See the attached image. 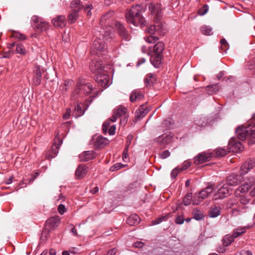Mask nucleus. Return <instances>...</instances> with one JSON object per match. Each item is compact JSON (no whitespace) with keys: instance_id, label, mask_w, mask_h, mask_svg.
<instances>
[{"instance_id":"obj_39","label":"nucleus","mask_w":255,"mask_h":255,"mask_svg":"<svg viewBox=\"0 0 255 255\" xmlns=\"http://www.w3.org/2000/svg\"><path fill=\"white\" fill-rule=\"evenodd\" d=\"M200 30L203 34L206 35H211L213 34L212 29L209 26L203 25L201 27Z\"/></svg>"},{"instance_id":"obj_27","label":"nucleus","mask_w":255,"mask_h":255,"mask_svg":"<svg viewBox=\"0 0 255 255\" xmlns=\"http://www.w3.org/2000/svg\"><path fill=\"white\" fill-rule=\"evenodd\" d=\"M90 66L91 71L96 74L103 72L102 63L99 61H93Z\"/></svg>"},{"instance_id":"obj_31","label":"nucleus","mask_w":255,"mask_h":255,"mask_svg":"<svg viewBox=\"0 0 255 255\" xmlns=\"http://www.w3.org/2000/svg\"><path fill=\"white\" fill-rule=\"evenodd\" d=\"M52 22L55 27L62 28L64 25V16L63 15L57 16L52 19Z\"/></svg>"},{"instance_id":"obj_30","label":"nucleus","mask_w":255,"mask_h":255,"mask_svg":"<svg viewBox=\"0 0 255 255\" xmlns=\"http://www.w3.org/2000/svg\"><path fill=\"white\" fill-rule=\"evenodd\" d=\"M140 219L136 214H132L130 216L127 220V223L130 226H134L139 224Z\"/></svg>"},{"instance_id":"obj_60","label":"nucleus","mask_w":255,"mask_h":255,"mask_svg":"<svg viewBox=\"0 0 255 255\" xmlns=\"http://www.w3.org/2000/svg\"><path fill=\"white\" fill-rule=\"evenodd\" d=\"M115 130L116 126L115 125H112L109 130V134L110 135H114L115 133Z\"/></svg>"},{"instance_id":"obj_25","label":"nucleus","mask_w":255,"mask_h":255,"mask_svg":"<svg viewBox=\"0 0 255 255\" xmlns=\"http://www.w3.org/2000/svg\"><path fill=\"white\" fill-rule=\"evenodd\" d=\"M250 188H251V185L249 184V182L240 186L235 191V195L236 197L245 195V193L248 192Z\"/></svg>"},{"instance_id":"obj_43","label":"nucleus","mask_w":255,"mask_h":255,"mask_svg":"<svg viewBox=\"0 0 255 255\" xmlns=\"http://www.w3.org/2000/svg\"><path fill=\"white\" fill-rule=\"evenodd\" d=\"M204 216L203 214L198 210L195 209L193 211V218L199 221L202 219Z\"/></svg>"},{"instance_id":"obj_64","label":"nucleus","mask_w":255,"mask_h":255,"mask_svg":"<svg viewBox=\"0 0 255 255\" xmlns=\"http://www.w3.org/2000/svg\"><path fill=\"white\" fill-rule=\"evenodd\" d=\"M116 252V250L114 248L109 250L106 255H115Z\"/></svg>"},{"instance_id":"obj_2","label":"nucleus","mask_w":255,"mask_h":255,"mask_svg":"<svg viewBox=\"0 0 255 255\" xmlns=\"http://www.w3.org/2000/svg\"><path fill=\"white\" fill-rule=\"evenodd\" d=\"M238 138L242 141L249 140V144L255 143V128L252 124L246 126L239 127L236 131Z\"/></svg>"},{"instance_id":"obj_52","label":"nucleus","mask_w":255,"mask_h":255,"mask_svg":"<svg viewBox=\"0 0 255 255\" xmlns=\"http://www.w3.org/2000/svg\"><path fill=\"white\" fill-rule=\"evenodd\" d=\"M208 11V6L206 4L204 5L203 7L198 10V14L200 15L205 14Z\"/></svg>"},{"instance_id":"obj_57","label":"nucleus","mask_w":255,"mask_h":255,"mask_svg":"<svg viewBox=\"0 0 255 255\" xmlns=\"http://www.w3.org/2000/svg\"><path fill=\"white\" fill-rule=\"evenodd\" d=\"M67 230L69 231L70 233H72L73 235L78 236L77 231L75 227L72 225H70L68 227H67Z\"/></svg>"},{"instance_id":"obj_44","label":"nucleus","mask_w":255,"mask_h":255,"mask_svg":"<svg viewBox=\"0 0 255 255\" xmlns=\"http://www.w3.org/2000/svg\"><path fill=\"white\" fill-rule=\"evenodd\" d=\"M144 40L148 43H154L158 40V37L157 36L150 35L145 37Z\"/></svg>"},{"instance_id":"obj_23","label":"nucleus","mask_w":255,"mask_h":255,"mask_svg":"<svg viewBox=\"0 0 255 255\" xmlns=\"http://www.w3.org/2000/svg\"><path fill=\"white\" fill-rule=\"evenodd\" d=\"M94 144L97 147H103L109 143V140L106 138L101 135L93 137Z\"/></svg>"},{"instance_id":"obj_41","label":"nucleus","mask_w":255,"mask_h":255,"mask_svg":"<svg viewBox=\"0 0 255 255\" xmlns=\"http://www.w3.org/2000/svg\"><path fill=\"white\" fill-rule=\"evenodd\" d=\"M246 227H239L237 229H236L234 230L233 236L236 238L241 236L243 233H245L246 231Z\"/></svg>"},{"instance_id":"obj_59","label":"nucleus","mask_w":255,"mask_h":255,"mask_svg":"<svg viewBox=\"0 0 255 255\" xmlns=\"http://www.w3.org/2000/svg\"><path fill=\"white\" fill-rule=\"evenodd\" d=\"M110 123L109 122L107 121L105 122L103 125V130L104 133H106L107 132L108 129L110 126Z\"/></svg>"},{"instance_id":"obj_33","label":"nucleus","mask_w":255,"mask_h":255,"mask_svg":"<svg viewBox=\"0 0 255 255\" xmlns=\"http://www.w3.org/2000/svg\"><path fill=\"white\" fill-rule=\"evenodd\" d=\"M155 81V75L151 73L147 74L144 79L145 84L146 87L152 85Z\"/></svg>"},{"instance_id":"obj_50","label":"nucleus","mask_w":255,"mask_h":255,"mask_svg":"<svg viewBox=\"0 0 255 255\" xmlns=\"http://www.w3.org/2000/svg\"><path fill=\"white\" fill-rule=\"evenodd\" d=\"M182 171L180 170V167L178 166L173 169L171 172L170 175L172 179H175L177 176L178 174Z\"/></svg>"},{"instance_id":"obj_38","label":"nucleus","mask_w":255,"mask_h":255,"mask_svg":"<svg viewBox=\"0 0 255 255\" xmlns=\"http://www.w3.org/2000/svg\"><path fill=\"white\" fill-rule=\"evenodd\" d=\"M235 237L233 235H227L223 239V245L226 246H229L235 240Z\"/></svg>"},{"instance_id":"obj_24","label":"nucleus","mask_w":255,"mask_h":255,"mask_svg":"<svg viewBox=\"0 0 255 255\" xmlns=\"http://www.w3.org/2000/svg\"><path fill=\"white\" fill-rule=\"evenodd\" d=\"M96 157V153L93 150L85 151L79 155L81 161H88Z\"/></svg>"},{"instance_id":"obj_1","label":"nucleus","mask_w":255,"mask_h":255,"mask_svg":"<svg viewBox=\"0 0 255 255\" xmlns=\"http://www.w3.org/2000/svg\"><path fill=\"white\" fill-rule=\"evenodd\" d=\"M142 8L139 5L132 6L126 13V18L128 23H131L134 26L139 24L141 26L146 25L144 18L141 15Z\"/></svg>"},{"instance_id":"obj_5","label":"nucleus","mask_w":255,"mask_h":255,"mask_svg":"<svg viewBox=\"0 0 255 255\" xmlns=\"http://www.w3.org/2000/svg\"><path fill=\"white\" fill-rule=\"evenodd\" d=\"M114 34L106 31L103 35V39L97 38L93 42L91 49V53L92 54H97L99 52L103 51L105 49L106 45L104 40L109 41Z\"/></svg>"},{"instance_id":"obj_13","label":"nucleus","mask_w":255,"mask_h":255,"mask_svg":"<svg viewBox=\"0 0 255 255\" xmlns=\"http://www.w3.org/2000/svg\"><path fill=\"white\" fill-rule=\"evenodd\" d=\"M97 83L103 88H106L110 85V78L105 72L97 74L95 76Z\"/></svg>"},{"instance_id":"obj_47","label":"nucleus","mask_w":255,"mask_h":255,"mask_svg":"<svg viewBox=\"0 0 255 255\" xmlns=\"http://www.w3.org/2000/svg\"><path fill=\"white\" fill-rule=\"evenodd\" d=\"M192 198V193L187 194L183 199V204L186 206L189 205L191 203Z\"/></svg>"},{"instance_id":"obj_34","label":"nucleus","mask_w":255,"mask_h":255,"mask_svg":"<svg viewBox=\"0 0 255 255\" xmlns=\"http://www.w3.org/2000/svg\"><path fill=\"white\" fill-rule=\"evenodd\" d=\"M52 230L48 229L46 226L43 229L42 233L40 236V242L41 243L45 242V241L49 237L50 232Z\"/></svg>"},{"instance_id":"obj_3","label":"nucleus","mask_w":255,"mask_h":255,"mask_svg":"<svg viewBox=\"0 0 255 255\" xmlns=\"http://www.w3.org/2000/svg\"><path fill=\"white\" fill-rule=\"evenodd\" d=\"M93 86L92 84L83 77H80L78 80L76 89L73 93V97L76 99L79 95L80 97H83L84 95H89L93 91Z\"/></svg>"},{"instance_id":"obj_53","label":"nucleus","mask_w":255,"mask_h":255,"mask_svg":"<svg viewBox=\"0 0 255 255\" xmlns=\"http://www.w3.org/2000/svg\"><path fill=\"white\" fill-rule=\"evenodd\" d=\"M191 163L190 161L186 160L182 164V167H180V170L184 171L186 170L191 166Z\"/></svg>"},{"instance_id":"obj_63","label":"nucleus","mask_w":255,"mask_h":255,"mask_svg":"<svg viewBox=\"0 0 255 255\" xmlns=\"http://www.w3.org/2000/svg\"><path fill=\"white\" fill-rule=\"evenodd\" d=\"M144 245V244L141 242H136L134 243L133 246L136 248H142Z\"/></svg>"},{"instance_id":"obj_55","label":"nucleus","mask_w":255,"mask_h":255,"mask_svg":"<svg viewBox=\"0 0 255 255\" xmlns=\"http://www.w3.org/2000/svg\"><path fill=\"white\" fill-rule=\"evenodd\" d=\"M170 155V152L168 150L163 151L159 154V156L162 159H165L169 157Z\"/></svg>"},{"instance_id":"obj_10","label":"nucleus","mask_w":255,"mask_h":255,"mask_svg":"<svg viewBox=\"0 0 255 255\" xmlns=\"http://www.w3.org/2000/svg\"><path fill=\"white\" fill-rule=\"evenodd\" d=\"M31 23L32 26L41 31H46L49 28V24L43 19L37 15H33L31 17Z\"/></svg>"},{"instance_id":"obj_19","label":"nucleus","mask_w":255,"mask_h":255,"mask_svg":"<svg viewBox=\"0 0 255 255\" xmlns=\"http://www.w3.org/2000/svg\"><path fill=\"white\" fill-rule=\"evenodd\" d=\"M243 148L240 142L234 138H231L229 141V148L233 152H239Z\"/></svg>"},{"instance_id":"obj_14","label":"nucleus","mask_w":255,"mask_h":255,"mask_svg":"<svg viewBox=\"0 0 255 255\" xmlns=\"http://www.w3.org/2000/svg\"><path fill=\"white\" fill-rule=\"evenodd\" d=\"M157 25H151L146 28V31L149 33L150 35L155 34L156 33L159 35H164L166 32V29L163 28L161 23H159L157 21L155 22Z\"/></svg>"},{"instance_id":"obj_16","label":"nucleus","mask_w":255,"mask_h":255,"mask_svg":"<svg viewBox=\"0 0 255 255\" xmlns=\"http://www.w3.org/2000/svg\"><path fill=\"white\" fill-rule=\"evenodd\" d=\"M212 156L211 152L200 153L194 158V162L197 165L209 161L212 157Z\"/></svg>"},{"instance_id":"obj_9","label":"nucleus","mask_w":255,"mask_h":255,"mask_svg":"<svg viewBox=\"0 0 255 255\" xmlns=\"http://www.w3.org/2000/svg\"><path fill=\"white\" fill-rule=\"evenodd\" d=\"M213 191V187L212 185L208 186L204 190L201 191L197 194H195L194 196L192 202L194 205L199 204L202 201L206 198L209 194Z\"/></svg>"},{"instance_id":"obj_12","label":"nucleus","mask_w":255,"mask_h":255,"mask_svg":"<svg viewBox=\"0 0 255 255\" xmlns=\"http://www.w3.org/2000/svg\"><path fill=\"white\" fill-rule=\"evenodd\" d=\"M45 70L39 65H35L33 70L32 84L35 86H39L41 83L42 74Z\"/></svg>"},{"instance_id":"obj_22","label":"nucleus","mask_w":255,"mask_h":255,"mask_svg":"<svg viewBox=\"0 0 255 255\" xmlns=\"http://www.w3.org/2000/svg\"><path fill=\"white\" fill-rule=\"evenodd\" d=\"M242 177L241 175L232 174L227 178L226 184L231 186H236L239 184L242 181Z\"/></svg>"},{"instance_id":"obj_61","label":"nucleus","mask_w":255,"mask_h":255,"mask_svg":"<svg viewBox=\"0 0 255 255\" xmlns=\"http://www.w3.org/2000/svg\"><path fill=\"white\" fill-rule=\"evenodd\" d=\"M151 50H149V47H147L146 46L143 45L141 47V51L143 53H148V54H150V51Z\"/></svg>"},{"instance_id":"obj_21","label":"nucleus","mask_w":255,"mask_h":255,"mask_svg":"<svg viewBox=\"0 0 255 255\" xmlns=\"http://www.w3.org/2000/svg\"><path fill=\"white\" fill-rule=\"evenodd\" d=\"M115 27L118 31L119 34L123 39H125L126 41L129 40L128 32L122 23L120 22H116L115 23Z\"/></svg>"},{"instance_id":"obj_49","label":"nucleus","mask_w":255,"mask_h":255,"mask_svg":"<svg viewBox=\"0 0 255 255\" xmlns=\"http://www.w3.org/2000/svg\"><path fill=\"white\" fill-rule=\"evenodd\" d=\"M240 198L239 201L243 205H247L250 202V199L248 198L245 195H242L241 196H238Z\"/></svg>"},{"instance_id":"obj_7","label":"nucleus","mask_w":255,"mask_h":255,"mask_svg":"<svg viewBox=\"0 0 255 255\" xmlns=\"http://www.w3.org/2000/svg\"><path fill=\"white\" fill-rule=\"evenodd\" d=\"M174 140V134L171 132L164 133L154 139V141L162 148H165L166 146Z\"/></svg>"},{"instance_id":"obj_40","label":"nucleus","mask_w":255,"mask_h":255,"mask_svg":"<svg viewBox=\"0 0 255 255\" xmlns=\"http://www.w3.org/2000/svg\"><path fill=\"white\" fill-rule=\"evenodd\" d=\"M206 90L209 95H212L219 90V87L217 85H211L207 86Z\"/></svg>"},{"instance_id":"obj_35","label":"nucleus","mask_w":255,"mask_h":255,"mask_svg":"<svg viewBox=\"0 0 255 255\" xmlns=\"http://www.w3.org/2000/svg\"><path fill=\"white\" fill-rule=\"evenodd\" d=\"M79 11L73 10L72 12L68 15L67 19L69 23L72 24L76 21L79 17Z\"/></svg>"},{"instance_id":"obj_28","label":"nucleus","mask_w":255,"mask_h":255,"mask_svg":"<svg viewBox=\"0 0 255 255\" xmlns=\"http://www.w3.org/2000/svg\"><path fill=\"white\" fill-rule=\"evenodd\" d=\"M146 107L142 105L140 106L138 110L135 113V118L137 120H139L143 118L149 112Z\"/></svg>"},{"instance_id":"obj_32","label":"nucleus","mask_w":255,"mask_h":255,"mask_svg":"<svg viewBox=\"0 0 255 255\" xmlns=\"http://www.w3.org/2000/svg\"><path fill=\"white\" fill-rule=\"evenodd\" d=\"M229 151L223 148H217L214 151L211 152L212 154V157H222L225 156L227 154Z\"/></svg>"},{"instance_id":"obj_45","label":"nucleus","mask_w":255,"mask_h":255,"mask_svg":"<svg viewBox=\"0 0 255 255\" xmlns=\"http://www.w3.org/2000/svg\"><path fill=\"white\" fill-rule=\"evenodd\" d=\"M11 37L17 38L18 39L23 40L26 39V36L23 34L19 33V32L13 31L12 32Z\"/></svg>"},{"instance_id":"obj_6","label":"nucleus","mask_w":255,"mask_h":255,"mask_svg":"<svg viewBox=\"0 0 255 255\" xmlns=\"http://www.w3.org/2000/svg\"><path fill=\"white\" fill-rule=\"evenodd\" d=\"M64 138L63 133L57 132L54 139L53 143L48 150L45 152V158L48 159L55 157L58 153L60 145L62 144Z\"/></svg>"},{"instance_id":"obj_18","label":"nucleus","mask_w":255,"mask_h":255,"mask_svg":"<svg viewBox=\"0 0 255 255\" xmlns=\"http://www.w3.org/2000/svg\"><path fill=\"white\" fill-rule=\"evenodd\" d=\"M255 166V160L254 159H248L246 161L240 169L241 175H244L247 173L251 169Z\"/></svg>"},{"instance_id":"obj_62","label":"nucleus","mask_w":255,"mask_h":255,"mask_svg":"<svg viewBox=\"0 0 255 255\" xmlns=\"http://www.w3.org/2000/svg\"><path fill=\"white\" fill-rule=\"evenodd\" d=\"M232 215L233 216H237L239 215L240 214V210L238 209H233L232 210Z\"/></svg>"},{"instance_id":"obj_56","label":"nucleus","mask_w":255,"mask_h":255,"mask_svg":"<svg viewBox=\"0 0 255 255\" xmlns=\"http://www.w3.org/2000/svg\"><path fill=\"white\" fill-rule=\"evenodd\" d=\"M123 159L125 162H128V146H126L124 150L123 153Z\"/></svg>"},{"instance_id":"obj_11","label":"nucleus","mask_w":255,"mask_h":255,"mask_svg":"<svg viewBox=\"0 0 255 255\" xmlns=\"http://www.w3.org/2000/svg\"><path fill=\"white\" fill-rule=\"evenodd\" d=\"M230 189L228 185L224 184L221 187L218 188V190L214 194L213 199L217 200L223 199L227 197L230 194Z\"/></svg>"},{"instance_id":"obj_15","label":"nucleus","mask_w":255,"mask_h":255,"mask_svg":"<svg viewBox=\"0 0 255 255\" xmlns=\"http://www.w3.org/2000/svg\"><path fill=\"white\" fill-rule=\"evenodd\" d=\"M88 101L86 100L85 104L78 103L77 105L75 106L73 112V115L75 118L79 117L84 114L85 111L88 107Z\"/></svg>"},{"instance_id":"obj_48","label":"nucleus","mask_w":255,"mask_h":255,"mask_svg":"<svg viewBox=\"0 0 255 255\" xmlns=\"http://www.w3.org/2000/svg\"><path fill=\"white\" fill-rule=\"evenodd\" d=\"M169 215H168V214L166 215L165 216L159 217V218H157V219L155 220L153 222V224L154 225L159 224L160 223H161L162 221H166L169 218Z\"/></svg>"},{"instance_id":"obj_51","label":"nucleus","mask_w":255,"mask_h":255,"mask_svg":"<svg viewBox=\"0 0 255 255\" xmlns=\"http://www.w3.org/2000/svg\"><path fill=\"white\" fill-rule=\"evenodd\" d=\"M184 221L185 219L183 215L181 214L177 216L175 220V222L177 224L181 225L184 223Z\"/></svg>"},{"instance_id":"obj_29","label":"nucleus","mask_w":255,"mask_h":255,"mask_svg":"<svg viewBox=\"0 0 255 255\" xmlns=\"http://www.w3.org/2000/svg\"><path fill=\"white\" fill-rule=\"evenodd\" d=\"M87 171V168L85 165H79L75 172L76 177L78 179L83 178L86 175Z\"/></svg>"},{"instance_id":"obj_36","label":"nucleus","mask_w":255,"mask_h":255,"mask_svg":"<svg viewBox=\"0 0 255 255\" xmlns=\"http://www.w3.org/2000/svg\"><path fill=\"white\" fill-rule=\"evenodd\" d=\"M70 5L73 10L77 11H80L83 7V6L81 4V0H73Z\"/></svg>"},{"instance_id":"obj_17","label":"nucleus","mask_w":255,"mask_h":255,"mask_svg":"<svg viewBox=\"0 0 255 255\" xmlns=\"http://www.w3.org/2000/svg\"><path fill=\"white\" fill-rule=\"evenodd\" d=\"M60 218L58 216H55L49 218L45 222V226L48 229L54 230L60 224Z\"/></svg>"},{"instance_id":"obj_58","label":"nucleus","mask_w":255,"mask_h":255,"mask_svg":"<svg viewBox=\"0 0 255 255\" xmlns=\"http://www.w3.org/2000/svg\"><path fill=\"white\" fill-rule=\"evenodd\" d=\"M113 14V12H110L109 13H106V14L104 15L101 20H100V24H103V23H104V21L107 18L111 16Z\"/></svg>"},{"instance_id":"obj_37","label":"nucleus","mask_w":255,"mask_h":255,"mask_svg":"<svg viewBox=\"0 0 255 255\" xmlns=\"http://www.w3.org/2000/svg\"><path fill=\"white\" fill-rule=\"evenodd\" d=\"M221 208L220 207L215 206L211 208L209 212L210 217L216 218L220 214Z\"/></svg>"},{"instance_id":"obj_42","label":"nucleus","mask_w":255,"mask_h":255,"mask_svg":"<svg viewBox=\"0 0 255 255\" xmlns=\"http://www.w3.org/2000/svg\"><path fill=\"white\" fill-rule=\"evenodd\" d=\"M16 52L21 55H25L26 51L24 46L20 43L16 44Z\"/></svg>"},{"instance_id":"obj_20","label":"nucleus","mask_w":255,"mask_h":255,"mask_svg":"<svg viewBox=\"0 0 255 255\" xmlns=\"http://www.w3.org/2000/svg\"><path fill=\"white\" fill-rule=\"evenodd\" d=\"M127 110L126 108L120 106L116 109L114 111L113 116L110 118V121L112 122L116 121L118 118L123 116L126 115Z\"/></svg>"},{"instance_id":"obj_8","label":"nucleus","mask_w":255,"mask_h":255,"mask_svg":"<svg viewBox=\"0 0 255 255\" xmlns=\"http://www.w3.org/2000/svg\"><path fill=\"white\" fill-rule=\"evenodd\" d=\"M148 9L151 14L154 16L155 22L159 20V19L162 16V8L161 4L158 2H152L149 4Z\"/></svg>"},{"instance_id":"obj_26","label":"nucleus","mask_w":255,"mask_h":255,"mask_svg":"<svg viewBox=\"0 0 255 255\" xmlns=\"http://www.w3.org/2000/svg\"><path fill=\"white\" fill-rule=\"evenodd\" d=\"M143 98V94L141 90L135 89L133 90L130 96V100L131 102H135L141 100Z\"/></svg>"},{"instance_id":"obj_46","label":"nucleus","mask_w":255,"mask_h":255,"mask_svg":"<svg viewBox=\"0 0 255 255\" xmlns=\"http://www.w3.org/2000/svg\"><path fill=\"white\" fill-rule=\"evenodd\" d=\"M249 184L252 186H253V189L251 191L250 194L252 197L255 196V178L254 177H252L249 180Z\"/></svg>"},{"instance_id":"obj_4","label":"nucleus","mask_w":255,"mask_h":255,"mask_svg":"<svg viewBox=\"0 0 255 255\" xmlns=\"http://www.w3.org/2000/svg\"><path fill=\"white\" fill-rule=\"evenodd\" d=\"M164 49V44L161 42H157L153 46L152 51L150 50V62L154 67L158 68L161 64Z\"/></svg>"},{"instance_id":"obj_54","label":"nucleus","mask_w":255,"mask_h":255,"mask_svg":"<svg viewBox=\"0 0 255 255\" xmlns=\"http://www.w3.org/2000/svg\"><path fill=\"white\" fill-rule=\"evenodd\" d=\"M124 166V165H123L120 163H117L114 164L112 167H111L110 170L111 171H116V170L121 169V168H122Z\"/></svg>"}]
</instances>
